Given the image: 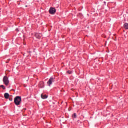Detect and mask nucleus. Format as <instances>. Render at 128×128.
<instances>
[{"label":"nucleus","instance_id":"13","mask_svg":"<svg viewBox=\"0 0 128 128\" xmlns=\"http://www.w3.org/2000/svg\"><path fill=\"white\" fill-rule=\"evenodd\" d=\"M16 30H17L18 32V29H16Z\"/></svg>","mask_w":128,"mask_h":128},{"label":"nucleus","instance_id":"1","mask_svg":"<svg viewBox=\"0 0 128 128\" xmlns=\"http://www.w3.org/2000/svg\"><path fill=\"white\" fill-rule=\"evenodd\" d=\"M16 106H20L22 104V97L18 96L14 98V102Z\"/></svg>","mask_w":128,"mask_h":128},{"label":"nucleus","instance_id":"12","mask_svg":"<svg viewBox=\"0 0 128 128\" xmlns=\"http://www.w3.org/2000/svg\"><path fill=\"white\" fill-rule=\"evenodd\" d=\"M67 74H72V71H68Z\"/></svg>","mask_w":128,"mask_h":128},{"label":"nucleus","instance_id":"5","mask_svg":"<svg viewBox=\"0 0 128 128\" xmlns=\"http://www.w3.org/2000/svg\"><path fill=\"white\" fill-rule=\"evenodd\" d=\"M35 36L36 38H38V40H40V38H42V34L36 33L35 34Z\"/></svg>","mask_w":128,"mask_h":128},{"label":"nucleus","instance_id":"9","mask_svg":"<svg viewBox=\"0 0 128 128\" xmlns=\"http://www.w3.org/2000/svg\"><path fill=\"white\" fill-rule=\"evenodd\" d=\"M124 28L126 30H128V24L126 23L124 24Z\"/></svg>","mask_w":128,"mask_h":128},{"label":"nucleus","instance_id":"14","mask_svg":"<svg viewBox=\"0 0 128 128\" xmlns=\"http://www.w3.org/2000/svg\"><path fill=\"white\" fill-rule=\"evenodd\" d=\"M10 100H12V99H10Z\"/></svg>","mask_w":128,"mask_h":128},{"label":"nucleus","instance_id":"6","mask_svg":"<svg viewBox=\"0 0 128 128\" xmlns=\"http://www.w3.org/2000/svg\"><path fill=\"white\" fill-rule=\"evenodd\" d=\"M38 86L40 88H44V82H40Z\"/></svg>","mask_w":128,"mask_h":128},{"label":"nucleus","instance_id":"10","mask_svg":"<svg viewBox=\"0 0 128 128\" xmlns=\"http://www.w3.org/2000/svg\"><path fill=\"white\" fill-rule=\"evenodd\" d=\"M0 88H3V90H6V87L4 85H2L0 86Z\"/></svg>","mask_w":128,"mask_h":128},{"label":"nucleus","instance_id":"11","mask_svg":"<svg viewBox=\"0 0 128 128\" xmlns=\"http://www.w3.org/2000/svg\"><path fill=\"white\" fill-rule=\"evenodd\" d=\"M72 116L74 118H76V114H74Z\"/></svg>","mask_w":128,"mask_h":128},{"label":"nucleus","instance_id":"4","mask_svg":"<svg viewBox=\"0 0 128 128\" xmlns=\"http://www.w3.org/2000/svg\"><path fill=\"white\" fill-rule=\"evenodd\" d=\"M54 82V78H51L48 82V84L49 86H50L52 84V82Z\"/></svg>","mask_w":128,"mask_h":128},{"label":"nucleus","instance_id":"8","mask_svg":"<svg viewBox=\"0 0 128 128\" xmlns=\"http://www.w3.org/2000/svg\"><path fill=\"white\" fill-rule=\"evenodd\" d=\"M41 98H42V100H46L48 98V96H46V94L44 95L42 94L41 95Z\"/></svg>","mask_w":128,"mask_h":128},{"label":"nucleus","instance_id":"2","mask_svg":"<svg viewBox=\"0 0 128 128\" xmlns=\"http://www.w3.org/2000/svg\"><path fill=\"white\" fill-rule=\"evenodd\" d=\"M3 82H4V84H5L6 86H8V84H10V80H8V76H4Z\"/></svg>","mask_w":128,"mask_h":128},{"label":"nucleus","instance_id":"3","mask_svg":"<svg viewBox=\"0 0 128 128\" xmlns=\"http://www.w3.org/2000/svg\"><path fill=\"white\" fill-rule=\"evenodd\" d=\"M49 12L50 14H54L56 12V10L54 8H51L49 10Z\"/></svg>","mask_w":128,"mask_h":128},{"label":"nucleus","instance_id":"15","mask_svg":"<svg viewBox=\"0 0 128 128\" xmlns=\"http://www.w3.org/2000/svg\"><path fill=\"white\" fill-rule=\"evenodd\" d=\"M32 52H30V54Z\"/></svg>","mask_w":128,"mask_h":128},{"label":"nucleus","instance_id":"7","mask_svg":"<svg viewBox=\"0 0 128 128\" xmlns=\"http://www.w3.org/2000/svg\"><path fill=\"white\" fill-rule=\"evenodd\" d=\"M4 98L6 100H8V98H10V94L8 93H6L4 94Z\"/></svg>","mask_w":128,"mask_h":128}]
</instances>
